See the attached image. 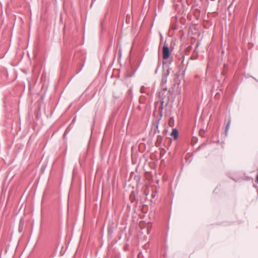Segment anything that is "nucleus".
<instances>
[{
    "mask_svg": "<svg viewBox=\"0 0 258 258\" xmlns=\"http://www.w3.org/2000/svg\"><path fill=\"white\" fill-rule=\"evenodd\" d=\"M256 182H258V173H257V175L256 176Z\"/></svg>",
    "mask_w": 258,
    "mask_h": 258,
    "instance_id": "7",
    "label": "nucleus"
},
{
    "mask_svg": "<svg viewBox=\"0 0 258 258\" xmlns=\"http://www.w3.org/2000/svg\"><path fill=\"white\" fill-rule=\"evenodd\" d=\"M162 68L163 72L162 74L160 87L162 90L166 92L167 90V88L166 85L167 81V78L170 73V69L169 68V66H162Z\"/></svg>",
    "mask_w": 258,
    "mask_h": 258,
    "instance_id": "1",
    "label": "nucleus"
},
{
    "mask_svg": "<svg viewBox=\"0 0 258 258\" xmlns=\"http://www.w3.org/2000/svg\"><path fill=\"white\" fill-rule=\"evenodd\" d=\"M163 58V59H167L170 56V51L167 45H164L162 49Z\"/></svg>",
    "mask_w": 258,
    "mask_h": 258,
    "instance_id": "3",
    "label": "nucleus"
},
{
    "mask_svg": "<svg viewBox=\"0 0 258 258\" xmlns=\"http://www.w3.org/2000/svg\"><path fill=\"white\" fill-rule=\"evenodd\" d=\"M230 123H231V120L229 119V120L225 127V134L226 136H227L229 128L230 125Z\"/></svg>",
    "mask_w": 258,
    "mask_h": 258,
    "instance_id": "6",
    "label": "nucleus"
},
{
    "mask_svg": "<svg viewBox=\"0 0 258 258\" xmlns=\"http://www.w3.org/2000/svg\"><path fill=\"white\" fill-rule=\"evenodd\" d=\"M171 95L170 90L165 92L162 90V91L159 93V97L161 98V103H163L164 101L168 102L169 101L170 96Z\"/></svg>",
    "mask_w": 258,
    "mask_h": 258,
    "instance_id": "2",
    "label": "nucleus"
},
{
    "mask_svg": "<svg viewBox=\"0 0 258 258\" xmlns=\"http://www.w3.org/2000/svg\"><path fill=\"white\" fill-rule=\"evenodd\" d=\"M178 130L176 128H173L172 131L171 133V136H173L175 140L177 139L178 138Z\"/></svg>",
    "mask_w": 258,
    "mask_h": 258,
    "instance_id": "4",
    "label": "nucleus"
},
{
    "mask_svg": "<svg viewBox=\"0 0 258 258\" xmlns=\"http://www.w3.org/2000/svg\"><path fill=\"white\" fill-rule=\"evenodd\" d=\"M173 81H174V85L175 84H177L178 85H179L180 84V80H179V74H176Z\"/></svg>",
    "mask_w": 258,
    "mask_h": 258,
    "instance_id": "5",
    "label": "nucleus"
}]
</instances>
